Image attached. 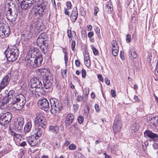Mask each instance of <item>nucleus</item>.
<instances>
[{
  "instance_id": "nucleus-38",
  "label": "nucleus",
  "mask_w": 158,
  "mask_h": 158,
  "mask_svg": "<svg viewBox=\"0 0 158 158\" xmlns=\"http://www.w3.org/2000/svg\"><path fill=\"white\" fill-rule=\"evenodd\" d=\"M11 146L10 144H7L5 146L4 151L5 153H7L11 150Z\"/></svg>"
},
{
  "instance_id": "nucleus-29",
  "label": "nucleus",
  "mask_w": 158,
  "mask_h": 158,
  "mask_svg": "<svg viewBox=\"0 0 158 158\" xmlns=\"http://www.w3.org/2000/svg\"><path fill=\"white\" fill-rule=\"evenodd\" d=\"M2 30H3L5 37H8L10 33V29L9 26H5L2 27Z\"/></svg>"
},
{
  "instance_id": "nucleus-14",
  "label": "nucleus",
  "mask_w": 158,
  "mask_h": 158,
  "mask_svg": "<svg viewBox=\"0 0 158 158\" xmlns=\"http://www.w3.org/2000/svg\"><path fill=\"white\" fill-rule=\"evenodd\" d=\"M44 131V128H41L39 127L35 128L32 131L33 134H34L36 138L38 139L39 137L41 136Z\"/></svg>"
},
{
  "instance_id": "nucleus-10",
  "label": "nucleus",
  "mask_w": 158,
  "mask_h": 158,
  "mask_svg": "<svg viewBox=\"0 0 158 158\" xmlns=\"http://www.w3.org/2000/svg\"><path fill=\"white\" fill-rule=\"evenodd\" d=\"M30 87L34 89H42L43 86L42 83L39 80L35 78L32 79L31 81Z\"/></svg>"
},
{
  "instance_id": "nucleus-50",
  "label": "nucleus",
  "mask_w": 158,
  "mask_h": 158,
  "mask_svg": "<svg viewBox=\"0 0 158 158\" xmlns=\"http://www.w3.org/2000/svg\"><path fill=\"white\" fill-rule=\"evenodd\" d=\"M99 11V8L97 7H94V15H97V13Z\"/></svg>"
},
{
  "instance_id": "nucleus-43",
  "label": "nucleus",
  "mask_w": 158,
  "mask_h": 158,
  "mask_svg": "<svg viewBox=\"0 0 158 158\" xmlns=\"http://www.w3.org/2000/svg\"><path fill=\"white\" fill-rule=\"evenodd\" d=\"M77 120L78 123H82L84 120V118L82 116H79L77 118Z\"/></svg>"
},
{
  "instance_id": "nucleus-1",
  "label": "nucleus",
  "mask_w": 158,
  "mask_h": 158,
  "mask_svg": "<svg viewBox=\"0 0 158 158\" xmlns=\"http://www.w3.org/2000/svg\"><path fill=\"white\" fill-rule=\"evenodd\" d=\"M42 54L37 48L34 47L28 52L25 57V63L30 68H36L40 66L43 61Z\"/></svg>"
},
{
  "instance_id": "nucleus-19",
  "label": "nucleus",
  "mask_w": 158,
  "mask_h": 158,
  "mask_svg": "<svg viewBox=\"0 0 158 158\" xmlns=\"http://www.w3.org/2000/svg\"><path fill=\"white\" fill-rule=\"evenodd\" d=\"M32 35L28 31H25L22 34L21 39L24 41H27L31 37Z\"/></svg>"
},
{
  "instance_id": "nucleus-57",
  "label": "nucleus",
  "mask_w": 158,
  "mask_h": 158,
  "mask_svg": "<svg viewBox=\"0 0 158 158\" xmlns=\"http://www.w3.org/2000/svg\"><path fill=\"white\" fill-rule=\"evenodd\" d=\"M106 83L108 85H110V81L109 80L108 78L106 77L104 79Z\"/></svg>"
},
{
  "instance_id": "nucleus-63",
  "label": "nucleus",
  "mask_w": 158,
  "mask_h": 158,
  "mask_svg": "<svg viewBox=\"0 0 158 158\" xmlns=\"http://www.w3.org/2000/svg\"><path fill=\"white\" fill-rule=\"evenodd\" d=\"M75 64L78 67L80 66V62L78 60H75Z\"/></svg>"
},
{
  "instance_id": "nucleus-4",
  "label": "nucleus",
  "mask_w": 158,
  "mask_h": 158,
  "mask_svg": "<svg viewBox=\"0 0 158 158\" xmlns=\"http://www.w3.org/2000/svg\"><path fill=\"white\" fill-rule=\"evenodd\" d=\"M19 52L17 48H14L8 50L6 54L7 60L10 61L14 62L16 61L19 56Z\"/></svg>"
},
{
  "instance_id": "nucleus-13",
  "label": "nucleus",
  "mask_w": 158,
  "mask_h": 158,
  "mask_svg": "<svg viewBox=\"0 0 158 158\" xmlns=\"http://www.w3.org/2000/svg\"><path fill=\"white\" fill-rule=\"evenodd\" d=\"M24 124V118H17V121L15 124V128L19 131L22 130Z\"/></svg>"
},
{
  "instance_id": "nucleus-21",
  "label": "nucleus",
  "mask_w": 158,
  "mask_h": 158,
  "mask_svg": "<svg viewBox=\"0 0 158 158\" xmlns=\"http://www.w3.org/2000/svg\"><path fill=\"white\" fill-rule=\"evenodd\" d=\"M11 106L15 109V110H19L23 108L24 106L21 105L18 101H16L15 103H13V100L10 102Z\"/></svg>"
},
{
  "instance_id": "nucleus-54",
  "label": "nucleus",
  "mask_w": 158,
  "mask_h": 158,
  "mask_svg": "<svg viewBox=\"0 0 158 158\" xmlns=\"http://www.w3.org/2000/svg\"><path fill=\"white\" fill-rule=\"evenodd\" d=\"M98 77L101 81L102 82H103V78L102 75L99 74L98 75Z\"/></svg>"
},
{
  "instance_id": "nucleus-9",
  "label": "nucleus",
  "mask_w": 158,
  "mask_h": 158,
  "mask_svg": "<svg viewBox=\"0 0 158 158\" xmlns=\"http://www.w3.org/2000/svg\"><path fill=\"white\" fill-rule=\"evenodd\" d=\"M39 107L45 111L48 110L49 107V105L48 100L45 98H42L38 102Z\"/></svg>"
},
{
  "instance_id": "nucleus-18",
  "label": "nucleus",
  "mask_w": 158,
  "mask_h": 158,
  "mask_svg": "<svg viewBox=\"0 0 158 158\" xmlns=\"http://www.w3.org/2000/svg\"><path fill=\"white\" fill-rule=\"evenodd\" d=\"M32 5L31 0H25L20 4L21 7L22 9L27 10L31 7Z\"/></svg>"
},
{
  "instance_id": "nucleus-61",
  "label": "nucleus",
  "mask_w": 158,
  "mask_h": 158,
  "mask_svg": "<svg viewBox=\"0 0 158 158\" xmlns=\"http://www.w3.org/2000/svg\"><path fill=\"white\" fill-rule=\"evenodd\" d=\"M154 149H158V144L157 143H154L152 145Z\"/></svg>"
},
{
  "instance_id": "nucleus-2",
  "label": "nucleus",
  "mask_w": 158,
  "mask_h": 158,
  "mask_svg": "<svg viewBox=\"0 0 158 158\" xmlns=\"http://www.w3.org/2000/svg\"><path fill=\"white\" fill-rule=\"evenodd\" d=\"M15 91L11 90L9 91L8 96L5 97H3V99L0 100V108L2 109H5L7 107V103L9 102L10 103L13 99V97L15 94Z\"/></svg>"
},
{
  "instance_id": "nucleus-20",
  "label": "nucleus",
  "mask_w": 158,
  "mask_h": 158,
  "mask_svg": "<svg viewBox=\"0 0 158 158\" xmlns=\"http://www.w3.org/2000/svg\"><path fill=\"white\" fill-rule=\"evenodd\" d=\"M121 123L120 120H115L113 125V129L115 132H117L120 130L121 127Z\"/></svg>"
},
{
  "instance_id": "nucleus-17",
  "label": "nucleus",
  "mask_w": 158,
  "mask_h": 158,
  "mask_svg": "<svg viewBox=\"0 0 158 158\" xmlns=\"http://www.w3.org/2000/svg\"><path fill=\"white\" fill-rule=\"evenodd\" d=\"M38 27V24L37 22H32L27 27V29L31 33H33L37 29Z\"/></svg>"
},
{
  "instance_id": "nucleus-51",
  "label": "nucleus",
  "mask_w": 158,
  "mask_h": 158,
  "mask_svg": "<svg viewBox=\"0 0 158 158\" xmlns=\"http://www.w3.org/2000/svg\"><path fill=\"white\" fill-rule=\"evenodd\" d=\"M90 61L89 59V56L88 54H85L84 55V62Z\"/></svg>"
},
{
  "instance_id": "nucleus-22",
  "label": "nucleus",
  "mask_w": 158,
  "mask_h": 158,
  "mask_svg": "<svg viewBox=\"0 0 158 158\" xmlns=\"http://www.w3.org/2000/svg\"><path fill=\"white\" fill-rule=\"evenodd\" d=\"M74 116L73 114H68L66 117L65 120V123L67 126L70 125L74 119Z\"/></svg>"
},
{
  "instance_id": "nucleus-37",
  "label": "nucleus",
  "mask_w": 158,
  "mask_h": 158,
  "mask_svg": "<svg viewBox=\"0 0 158 158\" xmlns=\"http://www.w3.org/2000/svg\"><path fill=\"white\" fill-rule=\"evenodd\" d=\"M45 41V40L43 39H41L38 37L37 40V42L38 45L40 46H42V45H44Z\"/></svg>"
},
{
  "instance_id": "nucleus-55",
  "label": "nucleus",
  "mask_w": 158,
  "mask_h": 158,
  "mask_svg": "<svg viewBox=\"0 0 158 158\" xmlns=\"http://www.w3.org/2000/svg\"><path fill=\"white\" fill-rule=\"evenodd\" d=\"M82 76L83 78H85L86 76V71L84 69H82L81 70Z\"/></svg>"
},
{
  "instance_id": "nucleus-36",
  "label": "nucleus",
  "mask_w": 158,
  "mask_h": 158,
  "mask_svg": "<svg viewBox=\"0 0 158 158\" xmlns=\"http://www.w3.org/2000/svg\"><path fill=\"white\" fill-rule=\"evenodd\" d=\"M49 129L55 134L59 132L58 127L56 126H51L49 127Z\"/></svg>"
},
{
  "instance_id": "nucleus-25",
  "label": "nucleus",
  "mask_w": 158,
  "mask_h": 158,
  "mask_svg": "<svg viewBox=\"0 0 158 158\" xmlns=\"http://www.w3.org/2000/svg\"><path fill=\"white\" fill-rule=\"evenodd\" d=\"M43 82L44 84V86L45 89H47L51 88L52 86L51 82L48 79V78H45L43 79Z\"/></svg>"
},
{
  "instance_id": "nucleus-11",
  "label": "nucleus",
  "mask_w": 158,
  "mask_h": 158,
  "mask_svg": "<svg viewBox=\"0 0 158 158\" xmlns=\"http://www.w3.org/2000/svg\"><path fill=\"white\" fill-rule=\"evenodd\" d=\"M6 14L7 19L11 22L15 21L17 16V14L15 12H12L10 8L8 9L6 11Z\"/></svg>"
},
{
  "instance_id": "nucleus-3",
  "label": "nucleus",
  "mask_w": 158,
  "mask_h": 158,
  "mask_svg": "<svg viewBox=\"0 0 158 158\" xmlns=\"http://www.w3.org/2000/svg\"><path fill=\"white\" fill-rule=\"evenodd\" d=\"M51 105L50 110L52 113H59L63 108L60 101L56 99H52L50 101Z\"/></svg>"
},
{
  "instance_id": "nucleus-23",
  "label": "nucleus",
  "mask_w": 158,
  "mask_h": 158,
  "mask_svg": "<svg viewBox=\"0 0 158 158\" xmlns=\"http://www.w3.org/2000/svg\"><path fill=\"white\" fill-rule=\"evenodd\" d=\"M144 136L148 137L152 139L157 137L158 140V135L149 131H146L144 133Z\"/></svg>"
},
{
  "instance_id": "nucleus-41",
  "label": "nucleus",
  "mask_w": 158,
  "mask_h": 158,
  "mask_svg": "<svg viewBox=\"0 0 158 158\" xmlns=\"http://www.w3.org/2000/svg\"><path fill=\"white\" fill-rule=\"evenodd\" d=\"M69 148L70 150H74L76 148V146L75 144L72 143L69 145Z\"/></svg>"
},
{
  "instance_id": "nucleus-48",
  "label": "nucleus",
  "mask_w": 158,
  "mask_h": 158,
  "mask_svg": "<svg viewBox=\"0 0 158 158\" xmlns=\"http://www.w3.org/2000/svg\"><path fill=\"white\" fill-rule=\"evenodd\" d=\"M76 46V43L74 41H73L72 43L71 48L72 50L74 51Z\"/></svg>"
},
{
  "instance_id": "nucleus-6",
  "label": "nucleus",
  "mask_w": 158,
  "mask_h": 158,
  "mask_svg": "<svg viewBox=\"0 0 158 158\" xmlns=\"http://www.w3.org/2000/svg\"><path fill=\"white\" fill-rule=\"evenodd\" d=\"M35 123V125L44 128L46 124L45 118L39 113L36 114Z\"/></svg>"
},
{
  "instance_id": "nucleus-59",
  "label": "nucleus",
  "mask_w": 158,
  "mask_h": 158,
  "mask_svg": "<svg viewBox=\"0 0 158 158\" xmlns=\"http://www.w3.org/2000/svg\"><path fill=\"white\" fill-rule=\"evenodd\" d=\"M106 6L108 8V9H110V10H108V12L110 13H111L113 10L112 6H109L108 5H107Z\"/></svg>"
},
{
  "instance_id": "nucleus-44",
  "label": "nucleus",
  "mask_w": 158,
  "mask_h": 158,
  "mask_svg": "<svg viewBox=\"0 0 158 158\" xmlns=\"http://www.w3.org/2000/svg\"><path fill=\"white\" fill-rule=\"evenodd\" d=\"M2 27L0 28V36L2 38H4L5 37V35L3 30H2Z\"/></svg>"
},
{
  "instance_id": "nucleus-7",
  "label": "nucleus",
  "mask_w": 158,
  "mask_h": 158,
  "mask_svg": "<svg viewBox=\"0 0 158 158\" xmlns=\"http://www.w3.org/2000/svg\"><path fill=\"white\" fill-rule=\"evenodd\" d=\"M45 9V6L43 5L35 6L33 7L31 11V14L33 15L36 16L39 15L41 16L42 13L43 12Z\"/></svg>"
},
{
  "instance_id": "nucleus-60",
  "label": "nucleus",
  "mask_w": 158,
  "mask_h": 158,
  "mask_svg": "<svg viewBox=\"0 0 158 158\" xmlns=\"http://www.w3.org/2000/svg\"><path fill=\"white\" fill-rule=\"evenodd\" d=\"M84 63L85 66L88 67H89L90 65V61H88L86 62L85 61Z\"/></svg>"
},
{
  "instance_id": "nucleus-35",
  "label": "nucleus",
  "mask_w": 158,
  "mask_h": 158,
  "mask_svg": "<svg viewBox=\"0 0 158 158\" xmlns=\"http://www.w3.org/2000/svg\"><path fill=\"white\" fill-rule=\"evenodd\" d=\"M119 47L118 45H116L115 47L112 48V52L114 56H117L118 54Z\"/></svg>"
},
{
  "instance_id": "nucleus-32",
  "label": "nucleus",
  "mask_w": 158,
  "mask_h": 158,
  "mask_svg": "<svg viewBox=\"0 0 158 158\" xmlns=\"http://www.w3.org/2000/svg\"><path fill=\"white\" fill-rule=\"evenodd\" d=\"M88 97L86 96H78L77 98V100L78 102L82 101L84 103H86Z\"/></svg>"
},
{
  "instance_id": "nucleus-47",
  "label": "nucleus",
  "mask_w": 158,
  "mask_h": 158,
  "mask_svg": "<svg viewBox=\"0 0 158 158\" xmlns=\"http://www.w3.org/2000/svg\"><path fill=\"white\" fill-rule=\"evenodd\" d=\"M140 101V100L139 99L137 96L134 95L133 99V102H139Z\"/></svg>"
},
{
  "instance_id": "nucleus-39",
  "label": "nucleus",
  "mask_w": 158,
  "mask_h": 158,
  "mask_svg": "<svg viewBox=\"0 0 158 158\" xmlns=\"http://www.w3.org/2000/svg\"><path fill=\"white\" fill-rule=\"evenodd\" d=\"M95 31L96 32V34L98 36V37L99 39H101V36L100 34V28L98 27H96Z\"/></svg>"
},
{
  "instance_id": "nucleus-49",
  "label": "nucleus",
  "mask_w": 158,
  "mask_h": 158,
  "mask_svg": "<svg viewBox=\"0 0 158 158\" xmlns=\"http://www.w3.org/2000/svg\"><path fill=\"white\" fill-rule=\"evenodd\" d=\"M111 45L112 48L115 47L116 45H118L117 44V42L115 40H113L111 42Z\"/></svg>"
},
{
  "instance_id": "nucleus-46",
  "label": "nucleus",
  "mask_w": 158,
  "mask_h": 158,
  "mask_svg": "<svg viewBox=\"0 0 158 158\" xmlns=\"http://www.w3.org/2000/svg\"><path fill=\"white\" fill-rule=\"evenodd\" d=\"M131 37L129 34H127L126 35V40L127 43H129L131 41Z\"/></svg>"
},
{
  "instance_id": "nucleus-28",
  "label": "nucleus",
  "mask_w": 158,
  "mask_h": 158,
  "mask_svg": "<svg viewBox=\"0 0 158 158\" xmlns=\"http://www.w3.org/2000/svg\"><path fill=\"white\" fill-rule=\"evenodd\" d=\"M150 122L153 127H157L158 126V117H155L152 118Z\"/></svg>"
},
{
  "instance_id": "nucleus-34",
  "label": "nucleus",
  "mask_w": 158,
  "mask_h": 158,
  "mask_svg": "<svg viewBox=\"0 0 158 158\" xmlns=\"http://www.w3.org/2000/svg\"><path fill=\"white\" fill-rule=\"evenodd\" d=\"M139 129L138 123L133 124L131 127V132L132 133H135Z\"/></svg>"
},
{
  "instance_id": "nucleus-31",
  "label": "nucleus",
  "mask_w": 158,
  "mask_h": 158,
  "mask_svg": "<svg viewBox=\"0 0 158 158\" xmlns=\"http://www.w3.org/2000/svg\"><path fill=\"white\" fill-rule=\"evenodd\" d=\"M36 89H34L33 88H31L30 87V88H29L30 90V95L34 98L37 97V96L38 95V94L37 92V91H36Z\"/></svg>"
},
{
  "instance_id": "nucleus-26",
  "label": "nucleus",
  "mask_w": 158,
  "mask_h": 158,
  "mask_svg": "<svg viewBox=\"0 0 158 158\" xmlns=\"http://www.w3.org/2000/svg\"><path fill=\"white\" fill-rule=\"evenodd\" d=\"M31 123L29 121L25 125L24 130L25 132L28 133L31 130Z\"/></svg>"
},
{
  "instance_id": "nucleus-5",
  "label": "nucleus",
  "mask_w": 158,
  "mask_h": 158,
  "mask_svg": "<svg viewBox=\"0 0 158 158\" xmlns=\"http://www.w3.org/2000/svg\"><path fill=\"white\" fill-rule=\"evenodd\" d=\"M11 118L12 114L10 112L2 114L0 116V124L4 125L5 127H8Z\"/></svg>"
},
{
  "instance_id": "nucleus-58",
  "label": "nucleus",
  "mask_w": 158,
  "mask_h": 158,
  "mask_svg": "<svg viewBox=\"0 0 158 158\" xmlns=\"http://www.w3.org/2000/svg\"><path fill=\"white\" fill-rule=\"evenodd\" d=\"M64 59L65 61V64H67V62L68 61V56L67 55L66 53L65 54V55L64 56Z\"/></svg>"
},
{
  "instance_id": "nucleus-42",
  "label": "nucleus",
  "mask_w": 158,
  "mask_h": 158,
  "mask_svg": "<svg viewBox=\"0 0 158 158\" xmlns=\"http://www.w3.org/2000/svg\"><path fill=\"white\" fill-rule=\"evenodd\" d=\"M38 37L40 39H43V40H46V33L44 32L42 33L39 35Z\"/></svg>"
},
{
  "instance_id": "nucleus-33",
  "label": "nucleus",
  "mask_w": 158,
  "mask_h": 158,
  "mask_svg": "<svg viewBox=\"0 0 158 158\" xmlns=\"http://www.w3.org/2000/svg\"><path fill=\"white\" fill-rule=\"evenodd\" d=\"M10 134L13 136L14 139L15 138L16 139H20L22 138V136L16 133L13 131L10 130Z\"/></svg>"
},
{
  "instance_id": "nucleus-62",
  "label": "nucleus",
  "mask_w": 158,
  "mask_h": 158,
  "mask_svg": "<svg viewBox=\"0 0 158 158\" xmlns=\"http://www.w3.org/2000/svg\"><path fill=\"white\" fill-rule=\"evenodd\" d=\"M94 35V33L93 32H89L88 34V36L89 38H91Z\"/></svg>"
},
{
  "instance_id": "nucleus-40",
  "label": "nucleus",
  "mask_w": 158,
  "mask_h": 158,
  "mask_svg": "<svg viewBox=\"0 0 158 158\" xmlns=\"http://www.w3.org/2000/svg\"><path fill=\"white\" fill-rule=\"evenodd\" d=\"M92 49L93 51V52L95 55H97L98 54V50L95 48L93 45L91 46Z\"/></svg>"
},
{
  "instance_id": "nucleus-56",
  "label": "nucleus",
  "mask_w": 158,
  "mask_h": 158,
  "mask_svg": "<svg viewBox=\"0 0 158 158\" xmlns=\"http://www.w3.org/2000/svg\"><path fill=\"white\" fill-rule=\"evenodd\" d=\"M111 96L113 97H115L116 96V92L115 90L112 89L111 90Z\"/></svg>"
},
{
  "instance_id": "nucleus-27",
  "label": "nucleus",
  "mask_w": 158,
  "mask_h": 158,
  "mask_svg": "<svg viewBox=\"0 0 158 158\" xmlns=\"http://www.w3.org/2000/svg\"><path fill=\"white\" fill-rule=\"evenodd\" d=\"M129 56L131 59H134L137 57V55L134 48H131L129 52Z\"/></svg>"
},
{
  "instance_id": "nucleus-52",
  "label": "nucleus",
  "mask_w": 158,
  "mask_h": 158,
  "mask_svg": "<svg viewBox=\"0 0 158 158\" xmlns=\"http://www.w3.org/2000/svg\"><path fill=\"white\" fill-rule=\"evenodd\" d=\"M66 6L68 9H70L71 7V3L69 1H68L66 2Z\"/></svg>"
},
{
  "instance_id": "nucleus-30",
  "label": "nucleus",
  "mask_w": 158,
  "mask_h": 158,
  "mask_svg": "<svg viewBox=\"0 0 158 158\" xmlns=\"http://www.w3.org/2000/svg\"><path fill=\"white\" fill-rule=\"evenodd\" d=\"M6 23L7 24L5 20L4 16L0 14V28L3 27Z\"/></svg>"
},
{
  "instance_id": "nucleus-16",
  "label": "nucleus",
  "mask_w": 158,
  "mask_h": 158,
  "mask_svg": "<svg viewBox=\"0 0 158 158\" xmlns=\"http://www.w3.org/2000/svg\"><path fill=\"white\" fill-rule=\"evenodd\" d=\"M36 72L39 75H40L43 77V79L48 78L49 74V71L46 69H40L36 70Z\"/></svg>"
},
{
  "instance_id": "nucleus-12",
  "label": "nucleus",
  "mask_w": 158,
  "mask_h": 158,
  "mask_svg": "<svg viewBox=\"0 0 158 158\" xmlns=\"http://www.w3.org/2000/svg\"><path fill=\"white\" fill-rule=\"evenodd\" d=\"M18 101L20 103L24 106L26 103V99L25 97L22 94H19L14 97L13 99V103H15Z\"/></svg>"
},
{
  "instance_id": "nucleus-15",
  "label": "nucleus",
  "mask_w": 158,
  "mask_h": 158,
  "mask_svg": "<svg viewBox=\"0 0 158 158\" xmlns=\"http://www.w3.org/2000/svg\"><path fill=\"white\" fill-rule=\"evenodd\" d=\"M38 139L35 136L34 134L27 138L28 142L31 146H34L37 143V140Z\"/></svg>"
},
{
  "instance_id": "nucleus-53",
  "label": "nucleus",
  "mask_w": 158,
  "mask_h": 158,
  "mask_svg": "<svg viewBox=\"0 0 158 158\" xmlns=\"http://www.w3.org/2000/svg\"><path fill=\"white\" fill-rule=\"evenodd\" d=\"M67 72V70L66 69H64L62 70L61 73L63 77H64V76L66 75Z\"/></svg>"
},
{
  "instance_id": "nucleus-64",
  "label": "nucleus",
  "mask_w": 158,
  "mask_h": 158,
  "mask_svg": "<svg viewBox=\"0 0 158 158\" xmlns=\"http://www.w3.org/2000/svg\"><path fill=\"white\" fill-rule=\"evenodd\" d=\"M27 145L26 142L25 141H23L20 144V146L21 147H24Z\"/></svg>"
},
{
  "instance_id": "nucleus-24",
  "label": "nucleus",
  "mask_w": 158,
  "mask_h": 158,
  "mask_svg": "<svg viewBox=\"0 0 158 158\" xmlns=\"http://www.w3.org/2000/svg\"><path fill=\"white\" fill-rule=\"evenodd\" d=\"M78 15V11L77 9H73L70 16V18L72 22H75L77 19Z\"/></svg>"
},
{
  "instance_id": "nucleus-8",
  "label": "nucleus",
  "mask_w": 158,
  "mask_h": 158,
  "mask_svg": "<svg viewBox=\"0 0 158 158\" xmlns=\"http://www.w3.org/2000/svg\"><path fill=\"white\" fill-rule=\"evenodd\" d=\"M11 75L8 73L3 78L0 83V93L2 90L8 85L10 80Z\"/></svg>"
},
{
  "instance_id": "nucleus-45",
  "label": "nucleus",
  "mask_w": 158,
  "mask_h": 158,
  "mask_svg": "<svg viewBox=\"0 0 158 158\" xmlns=\"http://www.w3.org/2000/svg\"><path fill=\"white\" fill-rule=\"evenodd\" d=\"M68 36L70 40H72L73 35H72L71 30H68L67 31Z\"/></svg>"
}]
</instances>
